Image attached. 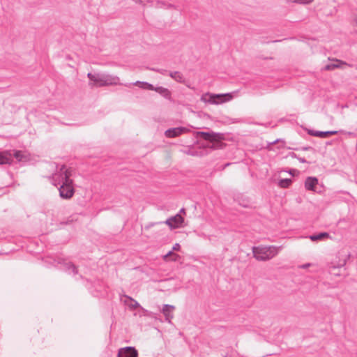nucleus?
Wrapping results in <instances>:
<instances>
[{
    "mask_svg": "<svg viewBox=\"0 0 357 357\" xmlns=\"http://www.w3.org/2000/svg\"><path fill=\"white\" fill-rule=\"evenodd\" d=\"M184 218L178 213L174 216L169 218L165 222H150L145 225L144 229H148L156 225H167L172 229L183 227Z\"/></svg>",
    "mask_w": 357,
    "mask_h": 357,
    "instance_id": "nucleus-5",
    "label": "nucleus"
},
{
    "mask_svg": "<svg viewBox=\"0 0 357 357\" xmlns=\"http://www.w3.org/2000/svg\"><path fill=\"white\" fill-rule=\"evenodd\" d=\"M231 93H205L202 95L200 100L205 103H209L211 105H220L227 101L230 100L232 98Z\"/></svg>",
    "mask_w": 357,
    "mask_h": 357,
    "instance_id": "nucleus-4",
    "label": "nucleus"
},
{
    "mask_svg": "<svg viewBox=\"0 0 357 357\" xmlns=\"http://www.w3.org/2000/svg\"><path fill=\"white\" fill-rule=\"evenodd\" d=\"M135 303L132 305V307L133 308H137L138 307H139V303H137L136 301L132 299L131 298H130Z\"/></svg>",
    "mask_w": 357,
    "mask_h": 357,
    "instance_id": "nucleus-27",
    "label": "nucleus"
},
{
    "mask_svg": "<svg viewBox=\"0 0 357 357\" xmlns=\"http://www.w3.org/2000/svg\"><path fill=\"white\" fill-rule=\"evenodd\" d=\"M131 85V84H125L126 86H130Z\"/></svg>",
    "mask_w": 357,
    "mask_h": 357,
    "instance_id": "nucleus-35",
    "label": "nucleus"
},
{
    "mask_svg": "<svg viewBox=\"0 0 357 357\" xmlns=\"http://www.w3.org/2000/svg\"><path fill=\"white\" fill-rule=\"evenodd\" d=\"M339 132H344V130H340L317 131V130H309L307 132V133L311 136L318 137H321V138H325L330 135H337Z\"/></svg>",
    "mask_w": 357,
    "mask_h": 357,
    "instance_id": "nucleus-11",
    "label": "nucleus"
},
{
    "mask_svg": "<svg viewBox=\"0 0 357 357\" xmlns=\"http://www.w3.org/2000/svg\"><path fill=\"white\" fill-rule=\"evenodd\" d=\"M279 141V139H276L275 140L274 142H272V144H275L276 142H278Z\"/></svg>",
    "mask_w": 357,
    "mask_h": 357,
    "instance_id": "nucleus-34",
    "label": "nucleus"
},
{
    "mask_svg": "<svg viewBox=\"0 0 357 357\" xmlns=\"http://www.w3.org/2000/svg\"><path fill=\"white\" fill-rule=\"evenodd\" d=\"M55 263L54 266L58 268L73 274V276H76L78 273L77 268L68 259L58 258L56 261L55 260Z\"/></svg>",
    "mask_w": 357,
    "mask_h": 357,
    "instance_id": "nucleus-7",
    "label": "nucleus"
},
{
    "mask_svg": "<svg viewBox=\"0 0 357 357\" xmlns=\"http://www.w3.org/2000/svg\"><path fill=\"white\" fill-rule=\"evenodd\" d=\"M87 77L90 79V81L93 82V86H105L122 84L119 82L120 79L119 77L107 73L93 74L91 73H89L87 74Z\"/></svg>",
    "mask_w": 357,
    "mask_h": 357,
    "instance_id": "nucleus-3",
    "label": "nucleus"
},
{
    "mask_svg": "<svg viewBox=\"0 0 357 357\" xmlns=\"http://www.w3.org/2000/svg\"><path fill=\"white\" fill-rule=\"evenodd\" d=\"M153 91H156L166 99L171 98V93L167 88L162 86H155Z\"/></svg>",
    "mask_w": 357,
    "mask_h": 357,
    "instance_id": "nucleus-15",
    "label": "nucleus"
},
{
    "mask_svg": "<svg viewBox=\"0 0 357 357\" xmlns=\"http://www.w3.org/2000/svg\"><path fill=\"white\" fill-rule=\"evenodd\" d=\"M12 159L7 151L0 153V165L10 164Z\"/></svg>",
    "mask_w": 357,
    "mask_h": 357,
    "instance_id": "nucleus-16",
    "label": "nucleus"
},
{
    "mask_svg": "<svg viewBox=\"0 0 357 357\" xmlns=\"http://www.w3.org/2000/svg\"><path fill=\"white\" fill-rule=\"evenodd\" d=\"M147 3H150L151 6L155 7V8H169L171 7V4H167L164 1H158V0H151L148 1Z\"/></svg>",
    "mask_w": 357,
    "mask_h": 357,
    "instance_id": "nucleus-19",
    "label": "nucleus"
},
{
    "mask_svg": "<svg viewBox=\"0 0 357 357\" xmlns=\"http://www.w3.org/2000/svg\"><path fill=\"white\" fill-rule=\"evenodd\" d=\"M297 159L301 163H307V161L304 158L298 157Z\"/></svg>",
    "mask_w": 357,
    "mask_h": 357,
    "instance_id": "nucleus-28",
    "label": "nucleus"
},
{
    "mask_svg": "<svg viewBox=\"0 0 357 357\" xmlns=\"http://www.w3.org/2000/svg\"><path fill=\"white\" fill-rule=\"evenodd\" d=\"M194 144L187 146L183 152L192 156L202 157L210 151L225 146V135L213 131H196L193 133Z\"/></svg>",
    "mask_w": 357,
    "mask_h": 357,
    "instance_id": "nucleus-1",
    "label": "nucleus"
},
{
    "mask_svg": "<svg viewBox=\"0 0 357 357\" xmlns=\"http://www.w3.org/2000/svg\"><path fill=\"white\" fill-rule=\"evenodd\" d=\"M282 246L259 245L252 247L254 257L258 261H268L275 257L281 250Z\"/></svg>",
    "mask_w": 357,
    "mask_h": 357,
    "instance_id": "nucleus-2",
    "label": "nucleus"
},
{
    "mask_svg": "<svg viewBox=\"0 0 357 357\" xmlns=\"http://www.w3.org/2000/svg\"><path fill=\"white\" fill-rule=\"evenodd\" d=\"M118 357H138V351L134 347H126L119 350Z\"/></svg>",
    "mask_w": 357,
    "mask_h": 357,
    "instance_id": "nucleus-10",
    "label": "nucleus"
},
{
    "mask_svg": "<svg viewBox=\"0 0 357 357\" xmlns=\"http://www.w3.org/2000/svg\"><path fill=\"white\" fill-rule=\"evenodd\" d=\"M292 183L291 178H281L279 180L278 185L282 188H288Z\"/></svg>",
    "mask_w": 357,
    "mask_h": 357,
    "instance_id": "nucleus-23",
    "label": "nucleus"
},
{
    "mask_svg": "<svg viewBox=\"0 0 357 357\" xmlns=\"http://www.w3.org/2000/svg\"><path fill=\"white\" fill-rule=\"evenodd\" d=\"M238 202L239 205L245 208H248L251 206V202L250 201V199L246 197H243V196H241V197H238Z\"/></svg>",
    "mask_w": 357,
    "mask_h": 357,
    "instance_id": "nucleus-22",
    "label": "nucleus"
},
{
    "mask_svg": "<svg viewBox=\"0 0 357 357\" xmlns=\"http://www.w3.org/2000/svg\"><path fill=\"white\" fill-rule=\"evenodd\" d=\"M180 248H181V245H180V244H179V243H175V244L174 245V246H173V248H172V250H173V251H174V250L178 251V250H180Z\"/></svg>",
    "mask_w": 357,
    "mask_h": 357,
    "instance_id": "nucleus-26",
    "label": "nucleus"
},
{
    "mask_svg": "<svg viewBox=\"0 0 357 357\" xmlns=\"http://www.w3.org/2000/svg\"><path fill=\"white\" fill-rule=\"evenodd\" d=\"M342 134H345V135H348L349 136H353L354 135V133L352 132H347L344 130V132H341Z\"/></svg>",
    "mask_w": 357,
    "mask_h": 357,
    "instance_id": "nucleus-30",
    "label": "nucleus"
},
{
    "mask_svg": "<svg viewBox=\"0 0 357 357\" xmlns=\"http://www.w3.org/2000/svg\"><path fill=\"white\" fill-rule=\"evenodd\" d=\"M58 190L59 192V196L61 199H70L75 193V189L73 186V181L71 180L70 182L63 183V184L60 185L58 188Z\"/></svg>",
    "mask_w": 357,
    "mask_h": 357,
    "instance_id": "nucleus-8",
    "label": "nucleus"
},
{
    "mask_svg": "<svg viewBox=\"0 0 357 357\" xmlns=\"http://www.w3.org/2000/svg\"><path fill=\"white\" fill-rule=\"evenodd\" d=\"M70 175L66 166L61 165L59 170L52 174L51 177L52 183L55 186H60L63 183L70 182L71 181Z\"/></svg>",
    "mask_w": 357,
    "mask_h": 357,
    "instance_id": "nucleus-6",
    "label": "nucleus"
},
{
    "mask_svg": "<svg viewBox=\"0 0 357 357\" xmlns=\"http://www.w3.org/2000/svg\"><path fill=\"white\" fill-rule=\"evenodd\" d=\"M318 184V178L314 176H308L305 181V188L307 190L315 191Z\"/></svg>",
    "mask_w": 357,
    "mask_h": 357,
    "instance_id": "nucleus-13",
    "label": "nucleus"
},
{
    "mask_svg": "<svg viewBox=\"0 0 357 357\" xmlns=\"http://www.w3.org/2000/svg\"><path fill=\"white\" fill-rule=\"evenodd\" d=\"M292 171H293V170H290V171H289V174H292Z\"/></svg>",
    "mask_w": 357,
    "mask_h": 357,
    "instance_id": "nucleus-36",
    "label": "nucleus"
},
{
    "mask_svg": "<svg viewBox=\"0 0 357 357\" xmlns=\"http://www.w3.org/2000/svg\"><path fill=\"white\" fill-rule=\"evenodd\" d=\"M310 266V264H305L301 266V267L303 268H307V267H309Z\"/></svg>",
    "mask_w": 357,
    "mask_h": 357,
    "instance_id": "nucleus-32",
    "label": "nucleus"
},
{
    "mask_svg": "<svg viewBox=\"0 0 357 357\" xmlns=\"http://www.w3.org/2000/svg\"><path fill=\"white\" fill-rule=\"evenodd\" d=\"M169 76L178 82L183 83L185 82V78L183 74L178 71L170 72Z\"/></svg>",
    "mask_w": 357,
    "mask_h": 357,
    "instance_id": "nucleus-18",
    "label": "nucleus"
},
{
    "mask_svg": "<svg viewBox=\"0 0 357 357\" xmlns=\"http://www.w3.org/2000/svg\"><path fill=\"white\" fill-rule=\"evenodd\" d=\"M303 151H308L312 149L311 146H303L301 149Z\"/></svg>",
    "mask_w": 357,
    "mask_h": 357,
    "instance_id": "nucleus-29",
    "label": "nucleus"
},
{
    "mask_svg": "<svg viewBox=\"0 0 357 357\" xmlns=\"http://www.w3.org/2000/svg\"><path fill=\"white\" fill-rule=\"evenodd\" d=\"M288 2L297 3L303 5H307L312 2V0H287Z\"/></svg>",
    "mask_w": 357,
    "mask_h": 357,
    "instance_id": "nucleus-25",
    "label": "nucleus"
},
{
    "mask_svg": "<svg viewBox=\"0 0 357 357\" xmlns=\"http://www.w3.org/2000/svg\"><path fill=\"white\" fill-rule=\"evenodd\" d=\"M175 307L174 305H171L169 304L163 305L162 312L165 317V320L170 323L172 319H173L174 315L172 311L174 310Z\"/></svg>",
    "mask_w": 357,
    "mask_h": 357,
    "instance_id": "nucleus-12",
    "label": "nucleus"
},
{
    "mask_svg": "<svg viewBox=\"0 0 357 357\" xmlns=\"http://www.w3.org/2000/svg\"><path fill=\"white\" fill-rule=\"evenodd\" d=\"M289 155H290L291 158H298L297 155H296L295 153H294V152H292V153H289Z\"/></svg>",
    "mask_w": 357,
    "mask_h": 357,
    "instance_id": "nucleus-31",
    "label": "nucleus"
},
{
    "mask_svg": "<svg viewBox=\"0 0 357 357\" xmlns=\"http://www.w3.org/2000/svg\"><path fill=\"white\" fill-rule=\"evenodd\" d=\"M179 213H180L181 215V213L185 214V208H182L180 210Z\"/></svg>",
    "mask_w": 357,
    "mask_h": 357,
    "instance_id": "nucleus-33",
    "label": "nucleus"
},
{
    "mask_svg": "<svg viewBox=\"0 0 357 357\" xmlns=\"http://www.w3.org/2000/svg\"><path fill=\"white\" fill-rule=\"evenodd\" d=\"M188 131L185 127L179 126L176 128H171L165 132V135L167 138H174Z\"/></svg>",
    "mask_w": 357,
    "mask_h": 357,
    "instance_id": "nucleus-9",
    "label": "nucleus"
},
{
    "mask_svg": "<svg viewBox=\"0 0 357 357\" xmlns=\"http://www.w3.org/2000/svg\"><path fill=\"white\" fill-rule=\"evenodd\" d=\"M178 255L177 254H175L172 250L169 251L163 257V259H164L165 261H176L178 259Z\"/></svg>",
    "mask_w": 357,
    "mask_h": 357,
    "instance_id": "nucleus-20",
    "label": "nucleus"
},
{
    "mask_svg": "<svg viewBox=\"0 0 357 357\" xmlns=\"http://www.w3.org/2000/svg\"><path fill=\"white\" fill-rule=\"evenodd\" d=\"M13 156L16 158L19 162H23L26 160V157L24 155V152L20 150L14 151Z\"/></svg>",
    "mask_w": 357,
    "mask_h": 357,
    "instance_id": "nucleus-21",
    "label": "nucleus"
},
{
    "mask_svg": "<svg viewBox=\"0 0 357 357\" xmlns=\"http://www.w3.org/2000/svg\"><path fill=\"white\" fill-rule=\"evenodd\" d=\"M336 62L338 63H330V64H328L325 66V68L328 70H333L335 68H339L340 67V64H343L344 63H342V61H339V60H336Z\"/></svg>",
    "mask_w": 357,
    "mask_h": 357,
    "instance_id": "nucleus-24",
    "label": "nucleus"
},
{
    "mask_svg": "<svg viewBox=\"0 0 357 357\" xmlns=\"http://www.w3.org/2000/svg\"><path fill=\"white\" fill-rule=\"evenodd\" d=\"M330 234L326 231L319 232L318 234H314L309 236V238L312 241H321L325 239L329 238Z\"/></svg>",
    "mask_w": 357,
    "mask_h": 357,
    "instance_id": "nucleus-14",
    "label": "nucleus"
},
{
    "mask_svg": "<svg viewBox=\"0 0 357 357\" xmlns=\"http://www.w3.org/2000/svg\"><path fill=\"white\" fill-rule=\"evenodd\" d=\"M133 85L137 86L142 89L153 91L154 86L147 82L137 81L132 84Z\"/></svg>",
    "mask_w": 357,
    "mask_h": 357,
    "instance_id": "nucleus-17",
    "label": "nucleus"
}]
</instances>
